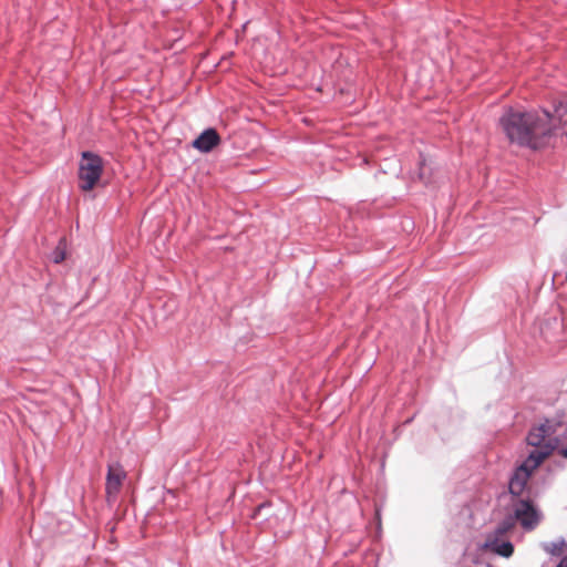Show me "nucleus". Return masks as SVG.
Listing matches in <instances>:
<instances>
[{
	"mask_svg": "<svg viewBox=\"0 0 567 567\" xmlns=\"http://www.w3.org/2000/svg\"><path fill=\"white\" fill-rule=\"evenodd\" d=\"M499 125L511 143L537 150L555 130L550 113L519 111L509 107L499 117Z\"/></svg>",
	"mask_w": 567,
	"mask_h": 567,
	"instance_id": "nucleus-1",
	"label": "nucleus"
},
{
	"mask_svg": "<svg viewBox=\"0 0 567 567\" xmlns=\"http://www.w3.org/2000/svg\"><path fill=\"white\" fill-rule=\"evenodd\" d=\"M547 458L546 453L528 455L525 461L517 466L508 481V491L513 499L530 497L532 488L528 482L534 471Z\"/></svg>",
	"mask_w": 567,
	"mask_h": 567,
	"instance_id": "nucleus-2",
	"label": "nucleus"
},
{
	"mask_svg": "<svg viewBox=\"0 0 567 567\" xmlns=\"http://www.w3.org/2000/svg\"><path fill=\"white\" fill-rule=\"evenodd\" d=\"M555 426L546 421L533 427L526 437L527 444L535 447L528 455L546 453L547 457L558 447L559 439L555 436Z\"/></svg>",
	"mask_w": 567,
	"mask_h": 567,
	"instance_id": "nucleus-3",
	"label": "nucleus"
},
{
	"mask_svg": "<svg viewBox=\"0 0 567 567\" xmlns=\"http://www.w3.org/2000/svg\"><path fill=\"white\" fill-rule=\"evenodd\" d=\"M102 172V158L91 152H83L78 172L79 188L83 192L92 190L97 185Z\"/></svg>",
	"mask_w": 567,
	"mask_h": 567,
	"instance_id": "nucleus-4",
	"label": "nucleus"
},
{
	"mask_svg": "<svg viewBox=\"0 0 567 567\" xmlns=\"http://www.w3.org/2000/svg\"><path fill=\"white\" fill-rule=\"evenodd\" d=\"M513 517L523 529H535L543 519V513L532 497L516 498L512 501Z\"/></svg>",
	"mask_w": 567,
	"mask_h": 567,
	"instance_id": "nucleus-5",
	"label": "nucleus"
},
{
	"mask_svg": "<svg viewBox=\"0 0 567 567\" xmlns=\"http://www.w3.org/2000/svg\"><path fill=\"white\" fill-rule=\"evenodd\" d=\"M126 473L118 463L109 465L105 483V492L109 501H114L121 491Z\"/></svg>",
	"mask_w": 567,
	"mask_h": 567,
	"instance_id": "nucleus-6",
	"label": "nucleus"
},
{
	"mask_svg": "<svg viewBox=\"0 0 567 567\" xmlns=\"http://www.w3.org/2000/svg\"><path fill=\"white\" fill-rule=\"evenodd\" d=\"M220 143V137L216 130H205L194 142L193 146L202 153H209Z\"/></svg>",
	"mask_w": 567,
	"mask_h": 567,
	"instance_id": "nucleus-7",
	"label": "nucleus"
},
{
	"mask_svg": "<svg viewBox=\"0 0 567 567\" xmlns=\"http://www.w3.org/2000/svg\"><path fill=\"white\" fill-rule=\"evenodd\" d=\"M483 548L506 558L514 553L513 544L508 540L499 542L497 536H487Z\"/></svg>",
	"mask_w": 567,
	"mask_h": 567,
	"instance_id": "nucleus-8",
	"label": "nucleus"
},
{
	"mask_svg": "<svg viewBox=\"0 0 567 567\" xmlns=\"http://www.w3.org/2000/svg\"><path fill=\"white\" fill-rule=\"evenodd\" d=\"M543 549L553 556H560L566 547V542L564 538H559L553 542H546L542 544Z\"/></svg>",
	"mask_w": 567,
	"mask_h": 567,
	"instance_id": "nucleus-9",
	"label": "nucleus"
},
{
	"mask_svg": "<svg viewBox=\"0 0 567 567\" xmlns=\"http://www.w3.org/2000/svg\"><path fill=\"white\" fill-rule=\"evenodd\" d=\"M515 526V518L513 516L506 517L503 519L497 527L494 529L492 534L488 536H497L501 537L508 533Z\"/></svg>",
	"mask_w": 567,
	"mask_h": 567,
	"instance_id": "nucleus-10",
	"label": "nucleus"
},
{
	"mask_svg": "<svg viewBox=\"0 0 567 567\" xmlns=\"http://www.w3.org/2000/svg\"><path fill=\"white\" fill-rule=\"evenodd\" d=\"M551 123L557 120L561 125H567V102H560L555 107L554 115H551Z\"/></svg>",
	"mask_w": 567,
	"mask_h": 567,
	"instance_id": "nucleus-11",
	"label": "nucleus"
},
{
	"mask_svg": "<svg viewBox=\"0 0 567 567\" xmlns=\"http://www.w3.org/2000/svg\"><path fill=\"white\" fill-rule=\"evenodd\" d=\"M65 259V249H64V243L63 240H60L58 247L54 249V251L51 254V260L54 264H60Z\"/></svg>",
	"mask_w": 567,
	"mask_h": 567,
	"instance_id": "nucleus-12",
	"label": "nucleus"
},
{
	"mask_svg": "<svg viewBox=\"0 0 567 567\" xmlns=\"http://www.w3.org/2000/svg\"><path fill=\"white\" fill-rule=\"evenodd\" d=\"M424 166H425V162H424V159H422V161L420 162V173H419V177H420V179H421V181H424V182H425V181H426V178H425Z\"/></svg>",
	"mask_w": 567,
	"mask_h": 567,
	"instance_id": "nucleus-13",
	"label": "nucleus"
},
{
	"mask_svg": "<svg viewBox=\"0 0 567 567\" xmlns=\"http://www.w3.org/2000/svg\"><path fill=\"white\" fill-rule=\"evenodd\" d=\"M557 567H567V555L560 560Z\"/></svg>",
	"mask_w": 567,
	"mask_h": 567,
	"instance_id": "nucleus-14",
	"label": "nucleus"
},
{
	"mask_svg": "<svg viewBox=\"0 0 567 567\" xmlns=\"http://www.w3.org/2000/svg\"><path fill=\"white\" fill-rule=\"evenodd\" d=\"M560 454H561L564 457H567V445H566L564 449H561Z\"/></svg>",
	"mask_w": 567,
	"mask_h": 567,
	"instance_id": "nucleus-15",
	"label": "nucleus"
},
{
	"mask_svg": "<svg viewBox=\"0 0 567 567\" xmlns=\"http://www.w3.org/2000/svg\"><path fill=\"white\" fill-rule=\"evenodd\" d=\"M266 506H267V504H265V503H264V504H261V505H259V506L257 507V512H260V511H261L264 507H266Z\"/></svg>",
	"mask_w": 567,
	"mask_h": 567,
	"instance_id": "nucleus-16",
	"label": "nucleus"
}]
</instances>
